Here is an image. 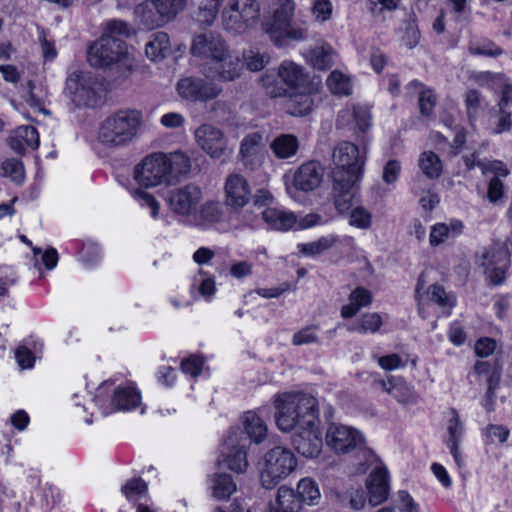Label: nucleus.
<instances>
[{
    "mask_svg": "<svg viewBox=\"0 0 512 512\" xmlns=\"http://www.w3.org/2000/svg\"><path fill=\"white\" fill-rule=\"evenodd\" d=\"M334 168L331 171L334 206L341 214L348 212L356 199L365 165V154L349 141L339 142L332 154Z\"/></svg>",
    "mask_w": 512,
    "mask_h": 512,
    "instance_id": "f257e3e1",
    "label": "nucleus"
},
{
    "mask_svg": "<svg viewBox=\"0 0 512 512\" xmlns=\"http://www.w3.org/2000/svg\"><path fill=\"white\" fill-rule=\"evenodd\" d=\"M191 169L190 158L181 151L169 154L156 152L146 156L134 169V178L140 186L149 188L171 185L187 175Z\"/></svg>",
    "mask_w": 512,
    "mask_h": 512,
    "instance_id": "f03ea898",
    "label": "nucleus"
},
{
    "mask_svg": "<svg viewBox=\"0 0 512 512\" xmlns=\"http://www.w3.org/2000/svg\"><path fill=\"white\" fill-rule=\"evenodd\" d=\"M275 422L282 432L296 431L319 422L317 399L303 392H283L275 395Z\"/></svg>",
    "mask_w": 512,
    "mask_h": 512,
    "instance_id": "7ed1b4c3",
    "label": "nucleus"
},
{
    "mask_svg": "<svg viewBox=\"0 0 512 512\" xmlns=\"http://www.w3.org/2000/svg\"><path fill=\"white\" fill-rule=\"evenodd\" d=\"M141 114L136 110H119L99 126L98 140L106 147L128 145L137 135Z\"/></svg>",
    "mask_w": 512,
    "mask_h": 512,
    "instance_id": "20e7f679",
    "label": "nucleus"
},
{
    "mask_svg": "<svg viewBox=\"0 0 512 512\" xmlns=\"http://www.w3.org/2000/svg\"><path fill=\"white\" fill-rule=\"evenodd\" d=\"M271 9L272 16L263 22V29L277 46L283 45L285 39L294 41L306 39V27L292 23L295 10L292 0H276Z\"/></svg>",
    "mask_w": 512,
    "mask_h": 512,
    "instance_id": "39448f33",
    "label": "nucleus"
},
{
    "mask_svg": "<svg viewBox=\"0 0 512 512\" xmlns=\"http://www.w3.org/2000/svg\"><path fill=\"white\" fill-rule=\"evenodd\" d=\"M87 59L95 68H115L124 74L131 67V61L124 40L101 36L87 51Z\"/></svg>",
    "mask_w": 512,
    "mask_h": 512,
    "instance_id": "423d86ee",
    "label": "nucleus"
},
{
    "mask_svg": "<svg viewBox=\"0 0 512 512\" xmlns=\"http://www.w3.org/2000/svg\"><path fill=\"white\" fill-rule=\"evenodd\" d=\"M297 466L293 452L285 447L276 446L264 456V467L260 473L263 488L273 489L282 479L289 476Z\"/></svg>",
    "mask_w": 512,
    "mask_h": 512,
    "instance_id": "0eeeda50",
    "label": "nucleus"
},
{
    "mask_svg": "<svg viewBox=\"0 0 512 512\" xmlns=\"http://www.w3.org/2000/svg\"><path fill=\"white\" fill-rule=\"evenodd\" d=\"M98 86L90 73L74 71L66 79L65 93L77 107H94L100 99Z\"/></svg>",
    "mask_w": 512,
    "mask_h": 512,
    "instance_id": "6e6552de",
    "label": "nucleus"
},
{
    "mask_svg": "<svg viewBox=\"0 0 512 512\" xmlns=\"http://www.w3.org/2000/svg\"><path fill=\"white\" fill-rule=\"evenodd\" d=\"M510 174L507 165L500 160H482V175L486 178L484 199L493 207H502L506 200V189L503 178Z\"/></svg>",
    "mask_w": 512,
    "mask_h": 512,
    "instance_id": "1a4fd4ad",
    "label": "nucleus"
},
{
    "mask_svg": "<svg viewBox=\"0 0 512 512\" xmlns=\"http://www.w3.org/2000/svg\"><path fill=\"white\" fill-rule=\"evenodd\" d=\"M259 15L260 5L257 0H234L222 12L223 25L227 31L242 33Z\"/></svg>",
    "mask_w": 512,
    "mask_h": 512,
    "instance_id": "9d476101",
    "label": "nucleus"
},
{
    "mask_svg": "<svg viewBox=\"0 0 512 512\" xmlns=\"http://www.w3.org/2000/svg\"><path fill=\"white\" fill-rule=\"evenodd\" d=\"M249 441L240 428H233L224 440L221 454L227 467L237 473H243L248 467L247 449Z\"/></svg>",
    "mask_w": 512,
    "mask_h": 512,
    "instance_id": "9b49d317",
    "label": "nucleus"
},
{
    "mask_svg": "<svg viewBox=\"0 0 512 512\" xmlns=\"http://www.w3.org/2000/svg\"><path fill=\"white\" fill-rule=\"evenodd\" d=\"M106 384H103L97 389L95 395L96 404L103 410V413L108 414L113 411H129L137 408L141 404V394L136 387L132 385L119 386L113 390L109 404L103 399Z\"/></svg>",
    "mask_w": 512,
    "mask_h": 512,
    "instance_id": "f8f14e48",
    "label": "nucleus"
},
{
    "mask_svg": "<svg viewBox=\"0 0 512 512\" xmlns=\"http://www.w3.org/2000/svg\"><path fill=\"white\" fill-rule=\"evenodd\" d=\"M228 49V44L220 34L208 31L194 36L190 52L194 57H197L202 61V71L203 66H209L212 64Z\"/></svg>",
    "mask_w": 512,
    "mask_h": 512,
    "instance_id": "ddd939ff",
    "label": "nucleus"
},
{
    "mask_svg": "<svg viewBox=\"0 0 512 512\" xmlns=\"http://www.w3.org/2000/svg\"><path fill=\"white\" fill-rule=\"evenodd\" d=\"M262 217L271 228L282 231L310 228L322 220L321 216L316 214H309L297 220L294 213L273 207L263 210Z\"/></svg>",
    "mask_w": 512,
    "mask_h": 512,
    "instance_id": "4468645a",
    "label": "nucleus"
},
{
    "mask_svg": "<svg viewBox=\"0 0 512 512\" xmlns=\"http://www.w3.org/2000/svg\"><path fill=\"white\" fill-rule=\"evenodd\" d=\"M243 67L240 57L229 48L212 64L203 66L201 72L212 80L231 82L241 76Z\"/></svg>",
    "mask_w": 512,
    "mask_h": 512,
    "instance_id": "2eb2a0df",
    "label": "nucleus"
},
{
    "mask_svg": "<svg viewBox=\"0 0 512 512\" xmlns=\"http://www.w3.org/2000/svg\"><path fill=\"white\" fill-rule=\"evenodd\" d=\"M326 443L336 453H348L364 444L363 436L356 429L332 424L326 433Z\"/></svg>",
    "mask_w": 512,
    "mask_h": 512,
    "instance_id": "dca6fc26",
    "label": "nucleus"
},
{
    "mask_svg": "<svg viewBox=\"0 0 512 512\" xmlns=\"http://www.w3.org/2000/svg\"><path fill=\"white\" fill-rule=\"evenodd\" d=\"M177 91L180 97L189 101H207L216 98L221 88L215 83L202 78L186 77L177 83Z\"/></svg>",
    "mask_w": 512,
    "mask_h": 512,
    "instance_id": "f3484780",
    "label": "nucleus"
},
{
    "mask_svg": "<svg viewBox=\"0 0 512 512\" xmlns=\"http://www.w3.org/2000/svg\"><path fill=\"white\" fill-rule=\"evenodd\" d=\"M202 199V190L195 184H187L169 193L170 209L181 216H189Z\"/></svg>",
    "mask_w": 512,
    "mask_h": 512,
    "instance_id": "a211bd4d",
    "label": "nucleus"
},
{
    "mask_svg": "<svg viewBox=\"0 0 512 512\" xmlns=\"http://www.w3.org/2000/svg\"><path fill=\"white\" fill-rule=\"evenodd\" d=\"M197 145L210 157L220 158L226 148L227 140L221 129L211 124H202L194 132Z\"/></svg>",
    "mask_w": 512,
    "mask_h": 512,
    "instance_id": "6ab92c4d",
    "label": "nucleus"
},
{
    "mask_svg": "<svg viewBox=\"0 0 512 512\" xmlns=\"http://www.w3.org/2000/svg\"><path fill=\"white\" fill-rule=\"evenodd\" d=\"M278 76L287 86V89H283L282 92H269L273 97L286 95L288 92L297 89L307 90L312 88V85H314L305 69L292 61H284L280 65L278 69Z\"/></svg>",
    "mask_w": 512,
    "mask_h": 512,
    "instance_id": "aec40b11",
    "label": "nucleus"
},
{
    "mask_svg": "<svg viewBox=\"0 0 512 512\" xmlns=\"http://www.w3.org/2000/svg\"><path fill=\"white\" fill-rule=\"evenodd\" d=\"M319 422L313 426L303 427L296 431L291 437V444L295 450L306 458L317 457L322 449V438L319 429Z\"/></svg>",
    "mask_w": 512,
    "mask_h": 512,
    "instance_id": "412c9836",
    "label": "nucleus"
},
{
    "mask_svg": "<svg viewBox=\"0 0 512 512\" xmlns=\"http://www.w3.org/2000/svg\"><path fill=\"white\" fill-rule=\"evenodd\" d=\"M485 276L488 285L498 286L504 283L510 267V254L505 247L498 245L485 256Z\"/></svg>",
    "mask_w": 512,
    "mask_h": 512,
    "instance_id": "4be33fe9",
    "label": "nucleus"
},
{
    "mask_svg": "<svg viewBox=\"0 0 512 512\" xmlns=\"http://www.w3.org/2000/svg\"><path fill=\"white\" fill-rule=\"evenodd\" d=\"M225 205L233 210L243 208L251 198V188L247 180L240 174H230L226 178Z\"/></svg>",
    "mask_w": 512,
    "mask_h": 512,
    "instance_id": "5701e85b",
    "label": "nucleus"
},
{
    "mask_svg": "<svg viewBox=\"0 0 512 512\" xmlns=\"http://www.w3.org/2000/svg\"><path fill=\"white\" fill-rule=\"evenodd\" d=\"M265 148L263 135L260 132H252L246 135L240 144L239 155L244 166L255 169L263 160Z\"/></svg>",
    "mask_w": 512,
    "mask_h": 512,
    "instance_id": "b1692460",
    "label": "nucleus"
},
{
    "mask_svg": "<svg viewBox=\"0 0 512 512\" xmlns=\"http://www.w3.org/2000/svg\"><path fill=\"white\" fill-rule=\"evenodd\" d=\"M323 177V167L316 161L302 164L294 174L293 184L296 189L305 192L316 189Z\"/></svg>",
    "mask_w": 512,
    "mask_h": 512,
    "instance_id": "393cba45",
    "label": "nucleus"
},
{
    "mask_svg": "<svg viewBox=\"0 0 512 512\" xmlns=\"http://www.w3.org/2000/svg\"><path fill=\"white\" fill-rule=\"evenodd\" d=\"M371 115L369 109L362 105L346 106L337 117L336 126L346 128L355 123L361 132H365L370 127Z\"/></svg>",
    "mask_w": 512,
    "mask_h": 512,
    "instance_id": "a878e982",
    "label": "nucleus"
},
{
    "mask_svg": "<svg viewBox=\"0 0 512 512\" xmlns=\"http://www.w3.org/2000/svg\"><path fill=\"white\" fill-rule=\"evenodd\" d=\"M9 147L19 155L26 153V147L37 149L39 146V134L35 127L26 125L16 128L8 137Z\"/></svg>",
    "mask_w": 512,
    "mask_h": 512,
    "instance_id": "bb28decb",
    "label": "nucleus"
},
{
    "mask_svg": "<svg viewBox=\"0 0 512 512\" xmlns=\"http://www.w3.org/2000/svg\"><path fill=\"white\" fill-rule=\"evenodd\" d=\"M389 474L386 468L377 467L371 474L367 483L369 503L379 505L387 499L389 492Z\"/></svg>",
    "mask_w": 512,
    "mask_h": 512,
    "instance_id": "cd10ccee",
    "label": "nucleus"
},
{
    "mask_svg": "<svg viewBox=\"0 0 512 512\" xmlns=\"http://www.w3.org/2000/svg\"><path fill=\"white\" fill-rule=\"evenodd\" d=\"M315 90L314 85L310 89H297L288 92L285 106L287 112L293 116H305L309 114L314 106L311 93Z\"/></svg>",
    "mask_w": 512,
    "mask_h": 512,
    "instance_id": "c85d7f7f",
    "label": "nucleus"
},
{
    "mask_svg": "<svg viewBox=\"0 0 512 512\" xmlns=\"http://www.w3.org/2000/svg\"><path fill=\"white\" fill-rule=\"evenodd\" d=\"M448 437L445 440L446 445L449 447L450 452L458 465L462 466V459L459 452V442L464 435V426L459 419L458 412L452 408L450 409V419L447 425Z\"/></svg>",
    "mask_w": 512,
    "mask_h": 512,
    "instance_id": "c756f323",
    "label": "nucleus"
},
{
    "mask_svg": "<svg viewBox=\"0 0 512 512\" xmlns=\"http://www.w3.org/2000/svg\"><path fill=\"white\" fill-rule=\"evenodd\" d=\"M463 224L459 220H451L449 224L436 223L431 227L429 243L432 247L439 246L462 233Z\"/></svg>",
    "mask_w": 512,
    "mask_h": 512,
    "instance_id": "7c9ffc66",
    "label": "nucleus"
},
{
    "mask_svg": "<svg viewBox=\"0 0 512 512\" xmlns=\"http://www.w3.org/2000/svg\"><path fill=\"white\" fill-rule=\"evenodd\" d=\"M244 431L249 444L254 442L256 444L262 443L267 437V425L265 422L252 411H247L243 416Z\"/></svg>",
    "mask_w": 512,
    "mask_h": 512,
    "instance_id": "2f4dec72",
    "label": "nucleus"
},
{
    "mask_svg": "<svg viewBox=\"0 0 512 512\" xmlns=\"http://www.w3.org/2000/svg\"><path fill=\"white\" fill-rule=\"evenodd\" d=\"M135 14L144 28L149 30L161 27L167 23L156 7L154 0L139 4L135 8Z\"/></svg>",
    "mask_w": 512,
    "mask_h": 512,
    "instance_id": "473e14b6",
    "label": "nucleus"
},
{
    "mask_svg": "<svg viewBox=\"0 0 512 512\" xmlns=\"http://www.w3.org/2000/svg\"><path fill=\"white\" fill-rule=\"evenodd\" d=\"M499 92L501 105H510L512 103V84L509 83L503 74H492L490 72L482 73V85Z\"/></svg>",
    "mask_w": 512,
    "mask_h": 512,
    "instance_id": "72a5a7b5",
    "label": "nucleus"
},
{
    "mask_svg": "<svg viewBox=\"0 0 512 512\" xmlns=\"http://www.w3.org/2000/svg\"><path fill=\"white\" fill-rule=\"evenodd\" d=\"M269 146L277 159L284 160L296 155L299 141L293 134H280L271 141Z\"/></svg>",
    "mask_w": 512,
    "mask_h": 512,
    "instance_id": "f704fd0d",
    "label": "nucleus"
},
{
    "mask_svg": "<svg viewBox=\"0 0 512 512\" xmlns=\"http://www.w3.org/2000/svg\"><path fill=\"white\" fill-rule=\"evenodd\" d=\"M301 498L295 491L286 486L279 487L275 503L270 507L269 512H299L301 509Z\"/></svg>",
    "mask_w": 512,
    "mask_h": 512,
    "instance_id": "c9c22d12",
    "label": "nucleus"
},
{
    "mask_svg": "<svg viewBox=\"0 0 512 512\" xmlns=\"http://www.w3.org/2000/svg\"><path fill=\"white\" fill-rule=\"evenodd\" d=\"M223 206L218 201H208L194 214L197 226L208 227L223 219Z\"/></svg>",
    "mask_w": 512,
    "mask_h": 512,
    "instance_id": "e433bc0d",
    "label": "nucleus"
},
{
    "mask_svg": "<svg viewBox=\"0 0 512 512\" xmlns=\"http://www.w3.org/2000/svg\"><path fill=\"white\" fill-rule=\"evenodd\" d=\"M171 51L169 36L165 32H156L152 34L151 39L146 44V55L152 61H159L165 58Z\"/></svg>",
    "mask_w": 512,
    "mask_h": 512,
    "instance_id": "4c0bfd02",
    "label": "nucleus"
},
{
    "mask_svg": "<svg viewBox=\"0 0 512 512\" xmlns=\"http://www.w3.org/2000/svg\"><path fill=\"white\" fill-rule=\"evenodd\" d=\"M350 303L344 305L341 309V316L343 318H351L362 308L371 304L372 295L369 290L358 287L351 292L349 296Z\"/></svg>",
    "mask_w": 512,
    "mask_h": 512,
    "instance_id": "58836bf2",
    "label": "nucleus"
},
{
    "mask_svg": "<svg viewBox=\"0 0 512 512\" xmlns=\"http://www.w3.org/2000/svg\"><path fill=\"white\" fill-rule=\"evenodd\" d=\"M305 57L308 63L318 70H326L333 65V50L328 45L310 49Z\"/></svg>",
    "mask_w": 512,
    "mask_h": 512,
    "instance_id": "ea45409f",
    "label": "nucleus"
},
{
    "mask_svg": "<svg viewBox=\"0 0 512 512\" xmlns=\"http://www.w3.org/2000/svg\"><path fill=\"white\" fill-rule=\"evenodd\" d=\"M339 242V237L336 235H327L319 238L310 243L298 244L297 248L300 253L305 256L314 257L320 255L324 251L331 249L336 243Z\"/></svg>",
    "mask_w": 512,
    "mask_h": 512,
    "instance_id": "a19ab883",
    "label": "nucleus"
},
{
    "mask_svg": "<svg viewBox=\"0 0 512 512\" xmlns=\"http://www.w3.org/2000/svg\"><path fill=\"white\" fill-rule=\"evenodd\" d=\"M508 105H501L498 102L495 108L490 111L488 118L489 127L494 134H500L511 128L510 113L505 110Z\"/></svg>",
    "mask_w": 512,
    "mask_h": 512,
    "instance_id": "79ce46f5",
    "label": "nucleus"
},
{
    "mask_svg": "<svg viewBox=\"0 0 512 512\" xmlns=\"http://www.w3.org/2000/svg\"><path fill=\"white\" fill-rule=\"evenodd\" d=\"M426 294L429 301L445 310L446 315H450L451 309L456 305L455 297L438 284L430 285Z\"/></svg>",
    "mask_w": 512,
    "mask_h": 512,
    "instance_id": "37998d69",
    "label": "nucleus"
},
{
    "mask_svg": "<svg viewBox=\"0 0 512 512\" xmlns=\"http://www.w3.org/2000/svg\"><path fill=\"white\" fill-rule=\"evenodd\" d=\"M418 165L423 174L430 179H437L442 174V162L432 151L423 152L419 157Z\"/></svg>",
    "mask_w": 512,
    "mask_h": 512,
    "instance_id": "c03bdc74",
    "label": "nucleus"
},
{
    "mask_svg": "<svg viewBox=\"0 0 512 512\" xmlns=\"http://www.w3.org/2000/svg\"><path fill=\"white\" fill-rule=\"evenodd\" d=\"M211 489L215 498L223 500L236 491V484L231 475L221 473L213 477Z\"/></svg>",
    "mask_w": 512,
    "mask_h": 512,
    "instance_id": "a18cd8bd",
    "label": "nucleus"
},
{
    "mask_svg": "<svg viewBox=\"0 0 512 512\" xmlns=\"http://www.w3.org/2000/svg\"><path fill=\"white\" fill-rule=\"evenodd\" d=\"M382 325V319L377 313H366L359 320L350 324L348 330L350 332H358L361 334L375 333Z\"/></svg>",
    "mask_w": 512,
    "mask_h": 512,
    "instance_id": "49530a36",
    "label": "nucleus"
},
{
    "mask_svg": "<svg viewBox=\"0 0 512 512\" xmlns=\"http://www.w3.org/2000/svg\"><path fill=\"white\" fill-rule=\"evenodd\" d=\"M297 492L301 501L309 505L317 504L320 498V490L318 484L311 478H303L297 485Z\"/></svg>",
    "mask_w": 512,
    "mask_h": 512,
    "instance_id": "de8ad7c7",
    "label": "nucleus"
},
{
    "mask_svg": "<svg viewBox=\"0 0 512 512\" xmlns=\"http://www.w3.org/2000/svg\"><path fill=\"white\" fill-rule=\"evenodd\" d=\"M0 175L9 177L17 184H21L25 178V170L22 161L9 158L2 162L0 167Z\"/></svg>",
    "mask_w": 512,
    "mask_h": 512,
    "instance_id": "09e8293b",
    "label": "nucleus"
},
{
    "mask_svg": "<svg viewBox=\"0 0 512 512\" xmlns=\"http://www.w3.org/2000/svg\"><path fill=\"white\" fill-rule=\"evenodd\" d=\"M327 86L333 94L349 95L351 93L350 79L344 74L333 71L327 78Z\"/></svg>",
    "mask_w": 512,
    "mask_h": 512,
    "instance_id": "8fccbe9b",
    "label": "nucleus"
},
{
    "mask_svg": "<svg viewBox=\"0 0 512 512\" xmlns=\"http://www.w3.org/2000/svg\"><path fill=\"white\" fill-rule=\"evenodd\" d=\"M156 7L159 9L160 14L166 20V22L172 21L177 14L182 11L187 0H154Z\"/></svg>",
    "mask_w": 512,
    "mask_h": 512,
    "instance_id": "3c124183",
    "label": "nucleus"
},
{
    "mask_svg": "<svg viewBox=\"0 0 512 512\" xmlns=\"http://www.w3.org/2000/svg\"><path fill=\"white\" fill-rule=\"evenodd\" d=\"M349 224L359 229H369L372 225V215L363 206H357L350 212Z\"/></svg>",
    "mask_w": 512,
    "mask_h": 512,
    "instance_id": "603ef678",
    "label": "nucleus"
},
{
    "mask_svg": "<svg viewBox=\"0 0 512 512\" xmlns=\"http://www.w3.org/2000/svg\"><path fill=\"white\" fill-rule=\"evenodd\" d=\"M319 343V337L317 335V326L309 325L306 326L296 333L292 337V344L295 346L307 345Z\"/></svg>",
    "mask_w": 512,
    "mask_h": 512,
    "instance_id": "864d4df0",
    "label": "nucleus"
},
{
    "mask_svg": "<svg viewBox=\"0 0 512 512\" xmlns=\"http://www.w3.org/2000/svg\"><path fill=\"white\" fill-rule=\"evenodd\" d=\"M130 34L129 26L122 20H111L107 22L102 36H108L114 40H122L121 37H127Z\"/></svg>",
    "mask_w": 512,
    "mask_h": 512,
    "instance_id": "5fc2aeb1",
    "label": "nucleus"
},
{
    "mask_svg": "<svg viewBox=\"0 0 512 512\" xmlns=\"http://www.w3.org/2000/svg\"><path fill=\"white\" fill-rule=\"evenodd\" d=\"M122 492L124 495L129 499H135L138 496L144 494L147 490V485L141 478H133L128 480L123 486H122Z\"/></svg>",
    "mask_w": 512,
    "mask_h": 512,
    "instance_id": "6e6d98bb",
    "label": "nucleus"
},
{
    "mask_svg": "<svg viewBox=\"0 0 512 512\" xmlns=\"http://www.w3.org/2000/svg\"><path fill=\"white\" fill-rule=\"evenodd\" d=\"M133 197L138 200L142 206H147L150 208V214L153 218L158 216L160 204L152 194L142 189H135L133 191Z\"/></svg>",
    "mask_w": 512,
    "mask_h": 512,
    "instance_id": "4d7b16f0",
    "label": "nucleus"
},
{
    "mask_svg": "<svg viewBox=\"0 0 512 512\" xmlns=\"http://www.w3.org/2000/svg\"><path fill=\"white\" fill-rule=\"evenodd\" d=\"M465 103L468 118L472 125H474V122L478 120L480 107V97L476 89H471L467 92Z\"/></svg>",
    "mask_w": 512,
    "mask_h": 512,
    "instance_id": "13d9d810",
    "label": "nucleus"
},
{
    "mask_svg": "<svg viewBox=\"0 0 512 512\" xmlns=\"http://www.w3.org/2000/svg\"><path fill=\"white\" fill-rule=\"evenodd\" d=\"M419 109L423 116H429L436 105V96L430 89L422 90L419 94Z\"/></svg>",
    "mask_w": 512,
    "mask_h": 512,
    "instance_id": "bf43d9fd",
    "label": "nucleus"
},
{
    "mask_svg": "<svg viewBox=\"0 0 512 512\" xmlns=\"http://www.w3.org/2000/svg\"><path fill=\"white\" fill-rule=\"evenodd\" d=\"M204 361L202 357L197 355H192L186 359H183L181 362V369L185 374H188L192 377H197L200 375L203 368Z\"/></svg>",
    "mask_w": 512,
    "mask_h": 512,
    "instance_id": "052dcab7",
    "label": "nucleus"
},
{
    "mask_svg": "<svg viewBox=\"0 0 512 512\" xmlns=\"http://www.w3.org/2000/svg\"><path fill=\"white\" fill-rule=\"evenodd\" d=\"M15 359L21 369H31L35 364L33 352L23 345L15 350Z\"/></svg>",
    "mask_w": 512,
    "mask_h": 512,
    "instance_id": "680f3d73",
    "label": "nucleus"
},
{
    "mask_svg": "<svg viewBox=\"0 0 512 512\" xmlns=\"http://www.w3.org/2000/svg\"><path fill=\"white\" fill-rule=\"evenodd\" d=\"M312 13L315 18L321 22H325L331 18L332 3L330 0H316L314 2Z\"/></svg>",
    "mask_w": 512,
    "mask_h": 512,
    "instance_id": "e2e57ef3",
    "label": "nucleus"
},
{
    "mask_svg": "<svg viewBox=\"0 0 512 512\" xmlns=\"http://www.w3.org/2000/svg\"><path fill=\"white\" fill-rule=\"evenodd\" d=\"M80 253L82 261L88 265H93L100 259V248L95 243H85Z\"/></svg>",
    "mask_w": 512,
    "mask_h": 512,
    "instance_id": "0e129e2a",
    "label": "nucleus"
},
{
    "mask_svg": "<svg viewBox=\"0 0 512 512\" xmlns=\"http://www.w3.org/2000/svg\"><path fill=\"white\" fill-rule=\"evenodd\" d=\"M400 171H401L400 162L395 159L389 160L383 168V174H382L383 181L387 184H392V183L396 182Z\"/></svg>",
    "mask_w": 512,
    "mask_h": 512,
    "instance_id": "69168bd1",
    "label": "nucleus"
},
{
    "mask_svg": "<svg viewBox=\"0 0 512 512\" xmlns=\"http://www.w3.org/2000/svg\"><path fill=\"white\" fill-rule=\"evenodd\" d=\"M400 3V0H369V10L376 16L381 14L383 11L395 10Z\"/></svg>",
    "mask_w": 512,
    "mask_h": 512,
    "instance_id": "338daca9",
    "label": "nucleus"
},
{
    "mask_svg": "<svg viewBox=\"0 0 512 512\" xmlns=\"http://www.w3.org/2000/svg\"><path fill=\"white\" fill-rule=\"evenodd\" d=\"M247 68L250 71H260L268 62L267 58L259 53L249 51L243 55Z\"/></svg>",
    "mask_w": 512,
    "mask_h": 512,
    "instance_id": "774afa93",
    "label": "nucleus"
}]
</instances>
